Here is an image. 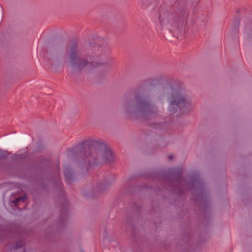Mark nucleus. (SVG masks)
Instances as JSON below:
<instances>
[{"instance_id":"nucleus-1","label":"nucleus","mask_w":252,"mask_h":252,"mask_svg":"<svg viewBox=\"0 0 252 252\" xmlns=\"http://www.w3.org/2000/svg\"><path fill=\"white\" fill-rule=\"evenodd\" d=\"M168 111L171 114L179 111L182 114L190 110L192 106L191 96L183 93L181 91L170 89L168 92Z\"/></svg>"},{"instance_id":"nucleus-2","label":"nucleus","mask_w":252,"mask_h":252,"mask_svg":"<svg viewBox=\"0 0 252 252\" xmlns=\"http://www.w3.org/2000/svg\"><path fill=\"white\" fill-rule=\"evenodd\" d=\"M77 47L74 46L69 54V64L76 71L84 70L86 72H91L96 66L92 62L84 59H78Z\"/></svg>"},{"instance_id":"nucleus-3","label":"nucleus","mask_w":252,"mask_h":252,"mask_svg":"<svg viewBox=\"0 0 252 252\" xmlns=\"http://www.w3.org/2000/svg\"><path fill=\"white\" fill-rule=\"evenodd\" d=\"M127 107L129 110L132 108L145 116L151 115L153 112V108L150 105L144 100L138 98L132 100Z\"/></svg>"},{"instance_id":"nucleus-4","label":"nucleus","mask_w":252,"mask_h":252,"mask_svg":"<svg viewBox=\"0 0 252 252\" xmlns=\"http://www.w3.org/2000/svg\"><path fill=\"white\" fill-rule=\"evenodd\" d=\"M92 145L99 151L105 161L110 162L113 160L114 156L112 152L104 143L98 141H93L92 142Z\"/></svg>"},{"instance_id":"nucleus-5","label":"nucleus","mask_w":252,"mask_h":252,"mask_svg":"<svg viewBox=\"0 0 252 252\" xmlns=\"http://www.w3.org/2000/svg\"><path fill=\"white\" fill-rule=\"evenodd\" d=\"M159 22L163 28H168V20L166 19H162L161 16L159 17Z\"/></svg>"},{"instance_id":"nucleus-6","label":"nucleus","mask_w":252,"mask_h":252,"mask_svg":"<svg viewBox=\"0 0 252 252\" xmlns=\"http://www.w3.org/2000/svg\"><path fill=\"white\" fill-rule=\"evenodd\" d=\"M25 199V197H24V196H22L21 197H19V198H17V199H16L15 200H14L13 203L17 206V205H18V203L20 201L24 200Z\"/></svg>"},{"instance_id":"nucleus-7","label":"nucleus","mask_w":252,"mask_h":252,"mask_svg":"<svg viewBox=\"0 0 252 252\" xmlns=\"http://www.w3.org/2000/svg\"><path fill=\"white\" fill-rule=\"evenodd\" d=\"M21 246H22V244L20 243V244L17 245L16 247L17 249H18L19 248L21 247Z\"/></svg>"},{"instance_id":"nucleus-8","label":"nucleus","mask_w":252,"mask_h":252,"mask_svg":"<svg viewBox=\"0 0 252 252\" xmlns=\"http://www.w3.org/2000/svg\"><path fill=\"white\" fill-rule=\"evenodd\" d=\"M64 175L66 176V177H67V175L65 171H64Z\"/></svg>"}]
</instances>
